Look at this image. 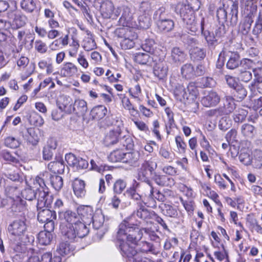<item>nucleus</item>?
<instances>
[{
	"instance_id": "obj_45",
	"label": "nucleus",
	"mask_w": 262,
	"mask_h": 262,
	"mask_svg": "<svg viewBox=\"0 0 262 262\" xmlns=\"http://www.w3.org/2000/svg\"><path fill=\"white\" fill-rule=\"evenodd\" d=\"M52 238V233L47 232V231H40L38 234V242L42 245H49Z\"/></svg>"
},
{
	"instance_id": "obj_46",
	"label": "nucleus",
	"mask_w": 262,
	"mask_h": 262,
	"mask_svg": "<svg viewBox=\"0 0 262 262\" xmlns=\"http://www.w3.org/2000/svg\"><path fill=\"white\" fill-rule=\"evenodd\" d=\"M233 90H234V96L238 99V101L243 100L247 95L246 89L241 84L237 85Z\"/></svg>"
},
{
	"instance_id": "obj_47",
	"label": "nucleus",
	"mask_w": 262,
	"mask_h": 262,
	"mask_svg": "<svg viewBox=\"0 0 262 262\" xmlns=\"http://www.w3.org/2000/svg\"><path fill=\"white\" fill-rule=\"evenodd\" d=\"M121 98L124 108L127 110L132 116H136L138 114V111L133 106L129 98L125 96Z\"/></svg>"
},
{
	"instance_id": "obj_18",
	"label": "nucleus",
	"mask_w": 262,
	"mask_h": 262,
	"mask_svg": "<svg viewBox=\"0 0 262 262\" xmlns=\"http://www.w3.org/2000/svg\"><path fill=\"white\" fill-rule=\"evenodd\" d=\"M224 106L220 107L223 115H228L232 113L236 108L235 100L231 96H225L223 99Z\"/></svg>"
},
{
	"instance_id": "obj_23",
	"label": "nucleus",
	"mask_w": 262,
	"mask_h": 262,
	"mask_svg": "<svg viewBox=\"0 0 262 262\" xmlns=\"http://www.w3.org/2000/svg\"><path fill=\"white\" fill-rule=\"evenodd\" d=\"M39 129L30 127L27 128V132L25 134V138L27 141L32 145H36L39 141V137L38 135Z\"/></svg>"
},
{
	"instance_id": "obj_32",
	"label": "nucleus",
	"mask_w": 262,
	"mask_h": 262,
	"mask_svg": "<svg viewBox=\"0 0 262 262\" xmlns=\"http://www.w3.org/2000/svg\"><path fill=\"white\" fill-rule=\"evenodd\" d=\"M240 55L237 52H232L226 63V67L228 69L234 70L240 66Z\"/></svg>"
},
{
	"instance_id": "obj_22",
	"label": "nucleus",
	"mask_w": 262,
	"mask_h": 262,
	"mask_svg": "<svg viewBox=\"0 0 262 262\" xmlns=\"http://www.w3.org/2000/svg\"><path fill=\"white\" fill-rule=\"evenodd\" d=\"M157 57L155 55L150 56L148 53H138L135 56V61L141 64L151 65L152 62L157 60Z\"/></svg>"
},
{
	"instance_id": "obj_61",
	"label": "nucleus",
	"mask_w": 262,
	"mask_h": 262,
	"mask_svg": "<svg viewBox=\"0 0 262 262\" xmlns=\"http://www.w3.org/2000/svg\"><path fill=\"white\" fill-rule=\"evenodd\" d=\"M238 79L244 82L247 83L252 78V74L247 70L241 69L238 75Z\"/></svg>"
},
{
	"instance_id": "obj_55",
	"label": "nucleus",
	"mask_w": 262,
	"mask_h": 262,
	"mask_svg": "<svg viewBox=\"0 0 262 262\" xmlns=\"http://www.w3.org/2000/svg\"><path fill=\"white\" fill-rule=\"evenodd\" d=\"M142 49L145 52L154 55L155 49L156 48V45L155 41L152 39H147L145 40L144 42L142 45Z\"/></svg>"
},
{
	"instance_id": "obj_6",
	"label": "nucleus",
	"mask_w": 262,
	"mask_h": 262,
	"mask_svg": "<svg viewBox=\"0 0 262 262\" xmlns=\"http://www.w3.org/2000/svg\"><path fill=\"white\" fill-rule=\"evenodd\" d=\"M59 108L63 110L64 111L68 114L74 113L77 116H83L85 115L88 111L87 103L83 99H78L75 100V102L72 107L70 104L69 107L67 104H63V107L61 106H59Z\"/></svg>"
},
{
	"instance_id": "obj_59",
	"label": "nucleus",
	"mask_w": 262,
	"mask_h": 262,
	"mask_svg": "<svg viewBox=\"0 0 262 262\" xmlns=\"http://www.w3.org/2000/svg\"><path fill=\"white\" fill-rule=\"evenodd\" d=\"M248 112L243 108H238L233 115V119L235 122H242L245 120Z\"/></svg>"
},
{
	"instance_id": "obj_8",
	"label": "nucleus",
	"mask_w": 262,
	"mask_h": 262,
	"mask_svg": "<svg viewBox=\"0 0 262 262\" xmlns=\"http://www.w3.org/2000/svg\"><path fill=\"white\" fill-rule=\"evenodd\" d=\"M61 258L59 256L52 257V253L50 252L41 254L40 252H33L29 256L28 262H61Z\"/></svg>"
},
{
	"instance_id": "obj_58",
	"label": "nucleus",
	"mask_w": 262,
	"mask_h": 262,
	"mask_svg": "<svg viewBox=\"0 0 262 262\" xmlns=\"http://www.w3.org/2000/svg\"><path fill=\"white\" fill-rule=\"evenodd\" d=\"M37 191L32 189L31 187L25 188L22 192V196L28 201H32L36 198Z\"/></svg>"
},
{
	"instance_id": "obj_40",
	"label": "nucleus",
	"mask_w": 262,
	"mask_h": 262,
	"mask_svg": "<svg viewBox=\"0 0 262 262\" xmlns=\"http://www.w3.org/2000/svg\"><path fill=\"white\" fill-rule=\"evenodd\" d=\"M127 186L126 181L123 179H119L114 182L113 190L114 194H120L125 189Z\"/></svg>"
},
{
	"instance_id": "obj_53",
	"label": "nucleus",
	"mask_w": 262,
	"mask_h": 262,
	"mask_svg": "<svg viewBox=\"0 0 262 262\" xmlns=\"http://www.w3.org/2000/svg\"><path fill=\"white\" fill-rule=\"evenodd\" d=\"M0 156L9 163L18 164L19 161L7 150H3L0 152Z\"/></svg>"
},
{
	"instance_id": "obj_15",
	"label": "nucleus",
	"mask_w": 262,
	"mask_h": 262,
	"mask_svg": "<svg viewBox=\"0 0 262 262\" xmlns=\"http://www.w3.org/2000/svg\"><path fill=\"white\" fill-rule=\"evenodd\" d=\"M140 186V183L134 180L132 185L127 189L126 193L128 196L132 200L136 201L138 206L142 203V197L138 192L137 190Z\"/></svg>"
},
{
	"instance_id": "obj_43",
	"label": "nucleus",
	"mask_w": 262,
	"mask_h": 262,
	"mask_svg": "<svg viewBox=\"0 0 262 262\" xmlns=\"http://www.w3.org/2000/svg\"><path fill=\"white\" fill-rule=\"evenodd\" d=\"M119 143L123 147H125V148L128 149H131L134 146L133 138L128 134L122 135L120 138Z\"/></svg>"
},
{
	"instance_id": "obj_42",
	"label": "nucleus",
	"mask_w": 262,
	"mask_h": 262,
	"mask_svg": "<svg viewBox=\"0 0 262 262\" xmlns=\"http://www.w3.org/2000/svg\"><path fill=\"white\" fill-rule=\"evenodd\" d=\"M181 75L187 79L193 78L194 76V69L191 64H186L181 68Z\"/></svg>"
},
{
	"instance_id": "obj_37",
	"label": "nucleus",
	"mask_w": 262,
	"mask_h": 262,
	"mask_svg": "<svg viewBox=\"0 0 262 262\" xmlns=\"http://www.w3.org/2000/svg\"><path fill=\"white\" fill-rule=\"evenodd\" d=\"M104 215L101 211L96 212L90 220L92 222L93 227L95 229H99L101 228L104 223Z\"/></svg>"
},
{
	"instance_id": "obj_19",
	"label": "nucleus",
	"mask_w": 262,
	"mask_h": 262,
	"mask_svg": "<svg viewBox=\"0 0 262 262\" xmlns=\"http://www.w3.org/2000/svg\"><path fill=\"white\" fill-rule=\"evenodd\" d=\"M49 176V172L45 171L35 177L33 181V184L36 187V191L48 188L47 184L48 182V179H50Z\"/></svg>"
},
{
	"instance_id": "obj_26",
	"label": "nucleus",
	"mask_w": 262,
	"mask_h": 262,
	"mask_svg": "<svg viewBox=\"0 0 262 262\" xmlns=\"http://www.w3.org/2000/svg\"><path fill=\"white\" fill-rule=\"evenodd\" d=\"M49 170L54 173L62 174L65 169L64 163L63 160L50 162L48 165Z\"/></svg>"
},
{
	"instance_id": "obj_14",
	"label": "nucleus",
	"mask_w": 262,
	"mask_h": 262,
	"mask_svg": "<svg viewBox=\"0 0 262 262\" xmlns=\"http://www.w3.org/2000/svg\"><path fill=\"white\" fill-rule=\"evenodd\" d=\"M45 208H37L38 211L37 219L39 222L44 223L50 220L56 219L55 211L48 209V207H45Z\"/></svg>"
},
{
	"instance_id": "obj_60",
	"label": "nucleus",
	"mask_w": 262,
	"mask_h": 262,
	"mask_svg": "<svg viewBox=\"0 0 262 262\" xmlns=\"http://www.w3.org/2000/svg\"><path fill=\"white\" fill-rule=\"evenodd\" d=\"M251 164L256 168H260L262 166V152L260 151H256L253 158H251Z\"/></svg>"
},
{
	"instance_id": "obj_2",
	"label": "nucleus",
	"mask_w": 262,
	"mask_h": 262,
	"mask_svg": "<svg viewBox=\"0 0 262 262\" xmlns=\"http://www.w3.org/2000/svg\"><path fill=\"white\" fill-rule=\"evenodd\" d=\"M59 217L67 223L66 225L61 227V231L65 238L70 241H76L89 234V229L77 211L76 212L70 209L67 210L63 213H59Z\"/></svg>"
},
{
	"instance_id": "obj_62",
	"label": "nucleus",
	"mask_w": 262,
	"mask_h": 262,
	"mask_svg": "<svg viewBox=\"0 0 262 262\" xmlns=\"http://www.w3.org/2000/svg\"><path fill=\"white\" fill-rule=\"evenodd\" d=\"M216 17L219 21L222 23L227 20V11L224 4L223 7H220L216 11Z\"/></svg>"
},
{
	"instance_id": "obj_20",
	"label": "nucleus",
	"mask_w": 262,
	"mask_h": 262,
	"mask_svg": "<svg viewBox=\"0 0 262 262\" xmlns=\"http://www.w3.org/2000/svg\"><path fill=\"white\" fill-rule=\"evenodd\" d=\"M152 179L159 186L162 187H171L174 184V179L167 176L160 175L155 173Z\"/></svg>"
},
{
	"instance_id": "obj_3",
	"label": "nucleus",
	"mask_w": 262,
	"mask_h": 262,
	"mask_svg": "<svg viewBox=\"0 0 262 262\" xmlns=\"http://www.w3.org/2000/svg\"><path fill=\"white\" fill-rule=\"evenodd\" d=\"M119 226H118V231L117 232L116 239L117 245L118 247L120 253L121 255L126 259V261H130L133 259L135 255L139 252L137 249L133 245L129 244L128 242H130L134 245H137L140 240L137 242L130 241L128 237V233L126 234H120L119 233Z\"/></svg>"
},
{
	"instance_id": "obj_64",
	"label": "nucleus",
	"mask_w": 262,
	"mask_h": 262,
	"mask_svg": "<svg viewBox=\"0 0 262 262\" xmlns=\"http://www.w3.org/2000/svg\"><path fill=\"white\" fill-rule=\"evenodd\" d=\"M252 32L257 38L259 37V35L262 32V18L260 16L256 21Z\"/></svg>"
},
{
	"instance_id": "obj_56",
	"label": "nucleus",
	"mask_w": 262,
	"mask_h": 262,
	"mask_svg": "<svg viewBox=\"0 0 262 262\" xmlns=\"http://www.w3.org/2000/svg\"><path fill=\"white\" fill-rule=\"evenodd\" d=\"M71 251L70 244L67 242L60 243L56 250L57 253L62 256L69 254Z\"/></svg>"
},
{
	"instance_id": "obj_44",
	"label": "nucleus",
	"mask_w": 262,
	"mask_h": 262,
	"mask_svg": "<svg viewBox=\"0 0 262 262\" xmlns=\"http://www.w3.org/2000/svg\"><path fill=\"white\" fill-rule=\"evenodd\" d=\"M125 152L121 149H116L111 152L108 157L109 160L112 162H122Z\"/></svg>"
},
{
	"instance_id": "obj_48",
	"label": "nucleus",
	"mask_w": 262,
	"mask_h": 262,
	"mask_svg": "<svg viewBox=\"0 0 262 262\" xmlns=\"http://www.w3.org/2000/svg\"><path fill=\"white\" fill-rule=\"evenodd\" d=\"M183 103L185 107V109L183 110L184 112L196 113L199 108V103L195 101V99L191 100H183Z\"/></svg>"
},
{
	"instance_id": "obj_52",
	"label": "nucleus",
	"mask_w": 262,
	"mask_h": 262,
	"mask_svg": "<svg viewBox=\"0 0 262 262\" xmlns=\"http://www.w3.org/2000/svg\"><path fill=\"white\" fill-rule=\"evenodd\" d=\"M242 134L245 137L252 138L255 133L254 126L248 123L244 124L241 127Z\"/></svg>"
},
{
	"instance_id": "obj_54",
	"label": "nucleus",
	"mask_w": 262,
	"mask_h": 262,
	"mask_svg": "<svg viewBox=\"0 0 262 262\" xmlns=\"http://www.w3.org/2000/svg\"><path fill=\"white\" fill-rule=\"evenodd\" d=\"M5 176L7 178L13 182H17V184L23 185L24 183L27 184V183L26 180L25 181L22 176H21L18 173L14 171L6 174Z\"/></svg>"
},
{
	"instance_id": "obj_27",
	"label": "nucleus",
	"mask_w": 262,
	"mask_h": 262,
	"mask_svg": "<svg viewBox=\"0 0 262 262\" xmlns=\"http://www.w3.org/2000/svg\"><path fill=\"white\" fill-rule=\"evenodd\" d=\"M198 95V89L193 83H189L186 89L183 90V100H191L195 99Z\"/></svg>"
},
{
	"instance_id": "obj_51",
	"label": "nucleus",
	"mask_w": 262,
	"mask_h": 262,
	"mask_svg": "<svg viewBox=\"0 0 262 262\" xmlns=\"http://www.w3.org/2000/svg\"><path fill=\"white\" fill-rule=\"evenodd\" d=\"M137 37V34L136 33L134 37L132 36V37L124 38L120 43L122 49L127 50L133 48L135 45V39H136Z\"/></svg>"
},
{
	"instance_id": "obj_33",
	"label": "nucleus",
	"mask_w": 262,
	"mask_h": 262,
	"mask_svg": "<svg viewBox=\"0 0 262 262\" xmlns=\"http://www.w3.org/2000/svg\"><path fill=\"white\" fill-rule=\"evenodd\" d=\"M189 54L192 59L200 60L204 59L206 56V51L204 49L196 46L189 49Z\"/></svg>"
},
{
	"instance_id": "obj_9",
	"label": "nucleus",
	"mask_w": 262,
	"mask_h": 262,
	"mask_svg": "<svg viewBox=\"0 0 262 262\" xmlns=\"http://www.w3.org/2000/svg\"><path fill=\"white\" fill-rule=\"evenodd\" d=\"M37 208H44L45 207H50L53 202V196L50 195L48 188H45L42 190H37Z\"/></svg>"
},
{
	"instance_id": "obj_35",
	"label": "nucleus",
	"mask_w": 262,
	"mask_h": 262,
	"mask_svg": "<svg viewBox=\"0 0 262 262\" xmlns=\"http://www.w3.org/2000/svg\"><path fill=\"white\" fill-rule=\"evenodd\" d=\"M77 72V67L72 62L64 63L61 70V73L64 77L72 76Z\"/></svg>"
},
{
	"instance_id": "obj_30",
	"label": "nucleus",
	"mask_w": 262,
	"mask_h": 262,
	"mask_svg": "<svg viewBox=\"0 0 262 262\" xmlns=\"http://www.w3.org/2000/svg\"><path fill=\"white\" fill-rule=\"evenodd\" d=\"M157 26L160 31L167 32L170 31L174 27L173 21L169 19H163L160 15L159 20L157 21Z\"/></svg>"
},
{
	"instance_id": "obj_21",
	"label": "nucleus",
	"mask_w": 262,
	"mask_h": 262,
	"mask_svg": "<svg viewBox=\"0 0 262 262\" xmlns=\"http://www.w3.org/2000/svg\"><path fill=\"white\" fill-rule=\"evenodd\" d=\"M205 19L203 18L201 22V30L202 35L204 36L209 46H213L217 43L218 39L215 36L214 33H211L208 30H205Z\"/></svg>"
},
{
	"instance_id": "obj_29",
	"label": "nucleus",
	"mask_w": 262,
	"mask_h": 262,
	"mask_svg": "<svg viewBox=\"0 0 262 262\" xmlns=\"http://www.w3.org/2000/svg\"><path fill=\"white\" fill-rule=\"evenodd\" d=\"M77 210L83 220V219L91 220L94 215L93 209L90 206H80L77 207Z\"/></svg>"
},
{
	"instance_id": "obj_34",
	"label": "nucleus",
	"mask_w": 262,
	"mask_h": 262,
	"mask_svg": "<svg viewBox=\"0 0 262 262\" xmlns=\"http://www.w3.org/2000/svg\"><path fill=\"white\" fill-rule=\"evenodd\" d=\"M134 27H130L127 26H123L122 28H119L116 29L115 32L119 37L120 38H128L135 36L136 33L134 31L133 29Z\"/></svg>"
},
{
	"instance_id": "obj_13",
	"label": "nucleus",
	"mask_w": 262,
	"mask_h": 262,
	"mask_svg": "<svg viewBox=\"0 0 262 262\" xmlns=\"http://www.w3.org/2000/svg\"><path fill=\"white\" fill-rule=\"evenodd\" d=\"M220 96L214 91H211L201 99V103L205 107L216 106L220 101Z\"/></svg>"
},
{
	"instance_id": "obj_11",
	"label": "nucleus",
	"mask_w": 262,
	"mask_h": 262,
	"mask_svg": "<svg viewBox=\"0 0 262 262\" xmlns=\"http://www.w3.org/2000/svg\"><path fill=\"white\" fill-rule=\"evenodd\" d=\"M5 184L4 186L5 194L10 199L14 201L15 197L19 199L20 203H23L24 201L19 198V194L20 192V189L23 187V185L20 184H10L8 181L4 180Z\"/></svg>"
},
{
	"instance_id": "obj_17",
	"label": "nucleus",
	"mask_w": 262,
	"mask_h": 262,
	"mask_svg": "<svg viewBox=\"0 0 262 262\" xmlns=\"http://www.w3.org/2000/svg\"><path fill=\"white\" fill-rule=\"evenodd\" d=\"M168 67L163 61L159 59V61H156L154 66V74L159 79H164L167 75Z\"/></svg>"
},
{
	"instance_id": "obj_7",
	"label": "nucleus",
	"mask_w": 262,
	"mask_h": 262,
	"mask_svg": "<svg viewBox=\"0 0 262 262\" xmlns=\"http://www.w3.org/2000/svg\"><path fill=\"white\" fill-rule=\"evenodd\" d=\"M25 218L14 221L8 228L9 232L14 236H20L24 235L27 232L28 225Z\"/></svg>"
},
{
	"instance_id": "obj_49",
	"label": "nucleus",
	"mask_w": 262,
	"mask_h": 262,
	"mask_svg": "<svg viewBox=\"0 0 262 262\" xmlns=\"http://www.w3.org/2000/svg\"><path fill=\"white\" fill-rule=\"evenodd\" d=\"M198 84L201 88H212L215 86L216 82L210 77H203L198 80Z\"/></svg>"
},
{
	"instance_id": "obj_1",
	"label": "nucleus",
	"mask_w": 262,
	"mask_h": 262,
	"mask_svg": "<svg viewBox=\"0 0 262 262\" xmlns=\"http://www.w3.org/2000/svg\"><path fill=\"white\" fill-rule=\"evenodd\" d=\"M138 206L139 208L134 210L131 215L124 219L119 225V233L124 234L127 232L129 240L134 242L142 239L143 233L140 230V227L144 226L145 223L147 224L148 220L155 214L153 211L146 209L142 203H140Z\"/></svg>"
},
{
	"instance_id": "obj_41",
	"label": "nucleus",
	"mask_w": 262,
	"mask_h": 262,
	"mask_svg": "<svg viewBox=\"0 0 262 262\" xmlns=\"http://www.w3.org/2000/svg\"><path fill=\"white\" fill-rule=\"evenodd\" d=\"M151 19L147 14H143L138 17V27L140 29H148L151 25Z\"/></svg>"
},
{
	"instance_id": "obj_5",
	"label": "nucleus",
	"mask_w": 262,
	"mask_h": 262,
	"mask_svg": "<svg viewBox=\"0 0 262 262\" xmlns=\"http://www.w3.org/2000/svg\"><path fill=\"white\" fill-rule=\"evenodd\" d=\"M121 16L119 20V24L122 26L134 27L135 21L134 19V12L130 8L127 6H122L116 9L115 17Z\"/></svg>"
},
{
	"instance_id": "obj_28",
	"label": "nucleus",
	"mask_w": 262,
	"mask_h": 262,
	"mask_svg": "<svg viewBox=\"0 0 262 262\" xmlns=\"http://www.w3.org/2000/svg\"><path fill=\"white\" fill-rule=\"evenodd\" d=\"M166 128L167 130V133L168 134H171L172 135H176L175 139L178 147H180V141L179 139L180 137L177 135L179 132V128L176 125L173 118H170L168 122L166 124Z\"/></svg>"
},
{
	"instance_id": "obj_63",
	"label": "nucleus",
	"mask_w": 262,
	"mask_h": 262,
	"mask_svg": "<svg viewBox=\"0 0 262 262\" xmlns=\"http://www.w3.org/2000/svg\"><path fill=\"white\" fill-rule=\"evenodd\" d=\"M96 47V43L94 38L87 37L83 40V48L87 51H91Z\"/></svg>"
},
{
	"instance_id": "obj_36",
	"label": "nucleus",
	"mask_w": 262,
	"mask_h": 262,
	"mask_svg": "<svg viewBox=\"0 0 262 262\" xmlns=\"http://www.w3.org/2000/svg\"><path fill=\"white\" fill-rule=\"evenodd\" d=\"M50 179H48V182H50L52 186L56 191L60 190L63 186V179L62 178L57 175L52 174L50 173Z\"/></svg>"
},
{
	"instance_id": "obj_10",
	"label": "nucleus",
	"mask_w": 262,
	"mask_h": 262,
	"mask_svg": "<svg viewBox=\"0 0 262 262\" xmlns=\"http://www.w3.org/2000/svg\"><path fill=\"white\" fill-rule=\"evenodd\" d=\"M194 10H188L183 12L181 17L184 27L192 33H195L197 30L195 21Z\"/></svg>"
},
{
	"instance_id": "obj_39",
	"label": "nucleus",
	"mask_w": 262,
	"mask_h": 262,
	"mask_svg": "<svg viewBox=\"0 0 262 262\" xmlns=\"http://www.w3.org/2000/svg\"><path fill=\"white\" fill-rule=\"evenodd\" d=\"M252 23L253 20L250 18L245 19L239 24L238 29L239 33L244 36L247 35L251 29Z\"/></svg>"
},
{
	"instance_id": "obj_31",
	"label": "nucleus",
	"mask_w": 262,
	"mask_h": 262,
	"mask_svg": "<svg viewBox=\"0 0 262 262\" xmlns=\"http://www.w3.org/2000/svg\"><path fill=\"white\" fill-rule=\"evenodd\" d=\"M73 188L77 197H83L85 194V183L83 181L76 179L73 184Z\"/></svg>"
},
{
	"instance_id": "obj_16",
	"label": "nucleus",
	"mask_w": 262,
	"mask_h": 262,
	"mask_svg": "<svg viewBox=\"0 0 262 262\" xmlns=\"http://www.w3.org/2000/svg\"><path fill=\"white\" fill-rule=\"evenodd\" d=\"M115 10L114 4L111 1H104L101 5V14L104 18H110L111 17L113 19L116 18L115 17Z\"/></svg>"
},
{
	"instance_id": "obj_50",
	"label": "nucleus",
	"mask_w": 262,
	"mask_h": 262,
	"mask_svg": "<svg viewBox=\"0 0 262 262\" xmlns=\"http://www.w3.org/2000/svg\"><path fill=\"white\" fill-rule=\"evenodd\" d=\"M20 7L24 11L32 13L36 9V5L34 0H22Z\"/></svg>"
},
{
	"instance_id": "obj_57",
	"label": "nucleus",
	"mask_w": 262,
	"mask_h": 262,
	"mask_svg": "<svg viewBox=\"0 0 262 262\" xmlns=\"http://www.w3.org/2000/svg\"><path fill=\"white\" fill-rule=\"evenodd\" d=\"M183 42L187 45V48H190L195 47L198 45L199 42L196 38L191 35H184L183 36Z\"/></svg>"
},
{
	"instance_id": "obj_38",
	"label": "nucleus",
	"mask_w": 262,
	"mask_h": 262,
	"mask_svg": "<svg viewBox=\"0 0 262 262\" xmlns=\"http://www.w3.org/2000/svg\"><path fill=\"white\" fill-rule=\"evenodd\" d=\"M238 3L236 2H232V5L229 8L230 9L229 16L230 17V25L235 26L238 21Z\"/></svg>"
},
{
	"instance_id": "obj_25",
	"label": "nucleus",
	"mask_w": 262,
	"mask_h": 262,
	"mask_svg": "<svg viewBox=\"0 0 262 262\" xmlns=\"http://www.w3.org/2000/svg\"><path fill=\"white\" fill-rule=\"evenodd\" d=\"M140 158V153L138 151L125 152L123 163H127L130 166H135Z\"/></svg>"
},
{
	"instance_id": "obj_24",
	"label": "nucleus",
	"mask_w": 262,
	"mask_h": 262,
	"mask_svg": "<svg viewBox=\"0 0 262 262\" xmlns=\"http://www.w3.org/2000/svg\"><path fill=\"white\" fill-rule=\"evenodd\" d=\"M107 112L105 106L99 105L93 108L90 112V116L93 120H99L105 116Z\"/></svg>"
},
{
	"instance_id": "obj_4",
	"label": "nucleus",
	"mask_w": 262,
	"mask_h": 262,
	"mask_svg": "<svg viewBox=\"0 0 262 262\" xmlns=\"http://www.w3.org/2000/svg\"><path fill=\"white\" fill-rule=\"evenodd\" d=\"M157 164L155 159L150 158L146 160L142 164L138 172V179L144 182L148 185L151 184L149 179L155 174V170L157 168Z\"/></svg>"
},
{
	"instance_id": "obj_12",
	"label": "nucleus",
	"mask_w": 262,
	"mask_h": 262,
	"mask_svg": "<svg viewBox=\"0 0 262 262\" xmlns=\"http://www.w3.org/2000/svg\"><path fill=\"white\" fill-rule=\"evenodd\" d=\"M122 132L119 127L111 130L105 135L103 142L106 146H109L119 142Z\"/></svg>"
}]
</instances>
